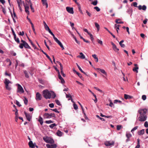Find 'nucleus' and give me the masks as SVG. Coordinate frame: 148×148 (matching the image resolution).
<instances>
[{
    "instance_id": "f257e3e1",
    "label": "nucleus",
    "mask_w": 148,
    "mask_h": 148,
    "mask_svg": "<svg viewBox=\"0 0 148 148\" xmlns=\"http://www.w3.org/2000/svg\"><path fill=\"white\" fill-rule=\"evenodd\" d=\"M138 112L140 114L139 117V121H143L146 120L147 118L146 115L147 110L146 109H141L138 111Z\"/></svg>"
},
{
    "instance_id": "f03ea898",
    "label": "nucleus",
    "mask_w": 148,
    "mask_h": 148,
    "mask_svg": "<svg viewBox=\"0 0 148 148\" xmlns=\"http://www.w3.org/2000/svg\"><path fill=\"white\" fill-rule=\"evenodd\" d=\"M21 42L22 43H21L19 45V47L20 48L23 49V47H24L25 48L29 49H31V47L29 46L28 43L25 41L23 40H21Z\"/></svg>"
},
{
    "instance_id": "7ed1b4c3",
    "label": "nucleus",
    "mask_w": 148,
    "mask_h": 148,
    "mask_svg": "<svg viewBox=\"0 0 148 148\" xmlns=\"http://www.w3.org/2000/svg\"><path fill=\"white\" fill-rule=\"evenodd\" d=\"M43 95L46 99H49L51 98V92L47 90H45L43 91Z\"/></svg>"
},
{
    "instance_id": "20e7f679",
    "label": "nucleus",
    "mask_w": 148,
    "mask_h": 148,
    "mask_svg": "<svg viewBox=\"0 0 148 148\" xmlns=\"http://www.w3.org/2000/svg\"><path fill=\"white\" fill-rule=\"evenodd\" d=\"M43 138L44 140L47 143L52 144L54 142V141L52 138L49 137H44Z\"/></svg>"
},
{
    "instance_id": "39448f33",
    "label": "nucleus",
    "mask_w": 148,
    "mask_h": 148,
    "mask_svg": "<svg viewBox=\"0 0 148 148\" xmlns=\"http://www.w3.org/2000/svg\"><path fill=\"white\" fill-rule=\"evenodd\" d=\"M133 5L134 7H138L139 10H141L142 9L143 10H145L147 9L146 6L145 5H143L142 7L141 5H139L138 6H137V3L136 2H133Z\"/></svg>"
},
{
    "instance_id": "423d86ee",
    "label": "nucleus",
    "mask_w": 148,
    "mask_h": 148,
    "mask_svg": "<svg viewBox=\"0 0 148 148\" xmlns=\"http://www.w3.org/2000/svg\"><path fill=\"white\" fill-rule=\"evenodd\" d=\"M4 83L5 84V88L7 90H10L11 89V88L10 87L8 84L9 83H11V82L9 81L8 79L6 78L5 79Z\"/></svg>"
},
{
    "instance_id": "0eeeda50",
    "label": "nucleus",
    "mask_w": 148,
    "mask_h": 148,
    "mask_svg": "<svg viewBox=\"0 0 148 148\" xmlns=\"http://www.w3.org/2000/svg\"><path fill=\"white\" fill-rule=\"evenodd\" d=\"M44 116L46 118H50L51 117H56V115L54 113H51L49 114L48 113H45L44 114Z\"/></svg>"
},
{
    "instance_id": "6e6552de",
    "label": "nucleus",
    "mask_w": 148,
    "mask_h": 148,
    "mask_svg": "<svg viewBox=\"0 0 148 148\" xmlns=\"http://www.w3.org/2000/svg\"><path fill=\"white\" fill-rule=\"evenodd\" d=\"M16 85L18 86L17 92L21 93H23L24 92V91L21 86L19 84H17Z\"/></svg>"
},
{
    "instance_id": "1a4fd4ad",
    "label": "nucleus",
    "mask_w": 148,
    "mask_h": 148,
    "mask_svg": "<svg viewBox=\"0 0 148 148\" xmlns=\"http://www.w3.org/2000/svg\"><path fill=\"white\" fill-rule=\"evenodd\" d=\"M57 63L60 65V69L61 70V73L63 77H65V74H64L63 72V66L61 64L59 61H57Z\"/></svg>"
},
{
    "instance_id": "9d476101",
    "label": "nucleus",
    "mask_w": 148,
    "mask_h": 148,
    "mask_svg": "<svg viewBox=\"0 0 148 148\" xmlns=\"http://www.w3.org/2000/svg\"><path fill=\"white\" fill-rule=\"evenodd\" d=\"M42 97L40 94L38 92L36 93V99L37 101L41 100Z\"/></svg>"
},
{
    "instance_id": "9b49d317",
    "label": "nucleus",
    "mask_w": 148,
    "mask_h": 148,
    "mask_svg": "<svg viewBox=\"0 0 148 148\" xmlns=\"http://www.w3.org/2000/svg\"><path fill=\"white\" fill-rule=\"evenodd\" d=\"M66 9L67 11L69 13L71 14L74 13L73 8L70 7H67L66 8Z\"/></svg>"
},
{
    "instance_id": "f8f14e48",
    "label": "nucleus",
    "mask_w": 148,
    "mask_h": 148,
    "mask_svg": "<svg viewBox=\"0 0 148 148\" xmlns=\"http://www.w3.org/2000/svg\"><path fill=\"white\" fill-rule=\"evenodd\" d=\"M114 142L113 141H106L105 143V145L107 146L114 145Z\"/></svg>"
},
{
    "instance_id": "ddd939ff",
    "label": "nucleus",
    "mask_w": 148,
    "mask_h": 148,
    "mask_svg": "<svg viewBox=\"0 0 148 148\" xmlns=\"http://www.w3.org/2000/svg\"><path fill=\"white\" fill-rule=\"evenodd\" d=\"M46 146L48 148H56L57 147V145L55 144L51 145L47 144L46 145Z\"/></svg>"
},
{
    "instance_id": "4468645a",
    "label": "nucleus",
    "mask_w": 148,
    "mask_h": 148,
    "mask_svg": "<svg viewBox=\"0 0 148 148\" xmlns=\"http://www.w3.org/2000/svg\"><path fill=\"white\" fill-rule=\"evenodd\" d=\"M111 43L112 46V48L115 51H118L119 50V49L117 48L116 45L114 43L111 42Z\"/></svg>"
},
{
    "instance_id": "2eb2a0df",
    "label": "nucleus",
    "mask_w": 148,
    "mask_h": 148,
    "mask_svg": "<svg viewBox=\"0 0 148 148\" xmlns=\"http://www.w3.org/2000/svg\"><path fill=\"white\" fill-rule=\"evenodd\" d=\"M134 66H135V67L133 68V71L134 72H136V73H138V70L139 69L138 67L137 66L138 65L136 64H134Z\"/></svg>"
},
{
    "instance_id": "dca6fc26",
    "label": "nucleus",
    "mask_w": 148,
    "mask_h": 148,
    "mask_svg": "<svg viewBox=\"0 0 148 148\" xmlns=\"http://www.w3.org/2000/svg\"><path fill=\"white\" fill-rule=\"evenodd\" d=\"M24 114L27 119L29 121H30L31 119V116L29 114L25 112H24Z\"/></svg>"
},
{
    "instance_id": "f3484780",
    "label": "nucleus",
    "mask_w": 148,
    "mask_h": 148,
    "mask_svg": "<svg viewBox=\"0 0 148 148\" xmlns=\"http://www.w3.org/2000/svg\"><path fill=\"white\" fill-rule=\"evenodd\" d=\"M58 78L61 80V83L62 84H64V79L61 77L60 75V73H58Z\"/></svg>"
},
{
    "instance_id": "a211bd4d",
    "label": "nucleus",
    "mask_w": 148,
    "mask_h": 148,
    "mask_svg": "<svg viewBox=\"0 0 148 148\" xmlns=\"http://www.w3.org/2000/svg\"><path fill=\"white\" fill-rule=\"evenodd\" d=\"M42 2L43 5H45L46 8H47L48 7V4L47 0H41Z\"/></svg>"
},
{
    "instance_id": "6ab92c4d",
    "label": "nucleus",
    "mask_w": 148,
    "mask_h": 148,
    "mask_svg": "<svg viewBox=\"0 0 148 148\" xmlns=\"http://www.w3.org/2000/svg\"><path fill=\"white\" fill-rule=\"evenodd\" d=\"M66 97L67 98H68V100H71L72 101V100H73L72 99V96L69 93L68 94H66Z\"/></svg>"
},
{
    "instance_id": "aec40b11",
    "label": "nucleus",
    "mask_w": 148,
    "mask_h": 148,
    "mask_svg": "<svg viewBox=\"0 0 148 148\" xmlns=\"http://www.w3.org/2000/svg\"><path fill=\"white\" fill-rule=\"evenodd\" d=\"M28 145L31 148H35V146L33 143L32 141L30 140L28 143Z\"/></svg>"
},
{
    "instance_id": "412c9836",
    "label": "nucleus",
    "mask_w": 148,
    "mask_h": 148,
    "mask_svg": "<svg viewBox=\"0 0 148 148\" xmlns=\"http://www.w3.org/2000/svg\"><path fill=\"white\" fill-rule=\"evenodd\" d=\"M124 97L125 99H131L133 98V97L131 96H130L127 95L125 94L124 95Z\"/></svg>"
},
{
    "instance_id": "4be33fe9",
    "label": "nucleus",
    "mask_w": 148,
    "mask_h": 148,
    "mask_svg": "<svg viewBox=\"0 0 148 148\" xmlns=\"http://www.w3.org/2000/svg\"><path fill=\"white\" fill-rule=\"evenodd\" d=\"M120 26V25L115 24L114 25V28L116 30L117 33H118V30H119V27Z\"/></svg>"
},
{
    "instance_id": "5701e85b",
    "label": "nucleus",
    "mask_w": 148,
    "mask_h": 148,
    "mask_svg": "<svg viewBox=\"0 0 148 148\" xmlns=\"http://www.w3.org/2000/svg\"><path fill=\"white\" fill-rule=\"evenodd\" d=\"M97 69L100 71L101 72V73H103V74L106 75H107L106 72H105V71L104 69H102L99 68H97Z\"/></svg>"
},
{
    "instance_id": "b1692460",
    "label": "nucleus",
    "mask_w": 148,
    "mask_h": 148,
    "mask_svg": "<svg viewBox=\"0 0 148 148\" xmlns=\"http://www.w3.org/2000/svg\"><path fill=\"white\" fill-rule=\"evenodd\" d=\"M79 54L81 55L78 56H77V57L79 58L82 59H84L85 58V56L81 52Z\"/></svg>"
},
{
    "instance_id": "393cba45",
    "label": "nucleus",
    "mask_w": 148,
    "mask_h": 148,
    "mask_svg": "<svg viewBox=\"0 0 148 148\" xmlns=\"http://www.w3.org/2000/svg\"><path fill=\"white\" fill-rule=\"evenodd\" d=\"M72 102L73 103V106L75 110L77 109L78 108V106L77 105L75 104V103L73 101V100H72Z\"/></svg>"
},
{
    "instance_id": "a878e982",
    "label": "nucleus",
    "mask_w": 148,
    "mask_h": 148,
    "mask_svg": "<svg viewBox=\"0 0 148 148\" xmlns=\"http://www.w3.org/2000/svg\"><path fill=\"white\" fill-rule=\"evenodd\" d=\"M144 133V130L142 129L141 130L139 131L138 132V135H143Z\"/></svg>"
},
{
    "instance_id": "bb28decb",
    "label": "nucleus",
    "mask_w": 148,
    "mask_h": 148,
    "mask_svg": "<svg viewBox=\"0 0 148 148\" xmlns=\"http://www.w3.org/2000/svg\"><path fill=\"white\" fill-rule=\"evenodd\" d=\"M38 121L40 122V124L42 125L43 123V120L42 118L40 116L39 117V119H38Z\"/></svg>"
},
{
    "instance_id": "cd10ccee",
    "label": "nucleus",
    "mask_w": 148,
    "mask_h": 148,
    "mask_svg": "<svg viewBox=\"0 0 148 148\" xmlns=\"http://www.w3.org/2000/svg\"><path fill=\"white\" fill-rule=\"evenodd\" d=\"M25 8L26 12L28 14H29V12L28 10L29 8V7L28 6H25Z\"/></svg>"
},
{
    "instance_id": "c85d7f7f",
    "label": "nucleus",
    "mask_w": 148,
    "mask_h": 148,
    "mask_svg": "<svg viewBox=\"0 0 148 148\" xmlns=\"http://www.w3.org/2000/svg\"><path fill=\"white\" fill-rule=\"evenodd\" d=\"M56 133L57 135L59 136H61L63 134V133L59 130H58Z\"/></svg>"
},
{
    "instance_id": "c756f323",
    "label": "nucleus",
    "mask_w": 148,
    "mask_h": 148,
    "mask_svg": "<svg viewBox=\"0 0 148 148\" xmlns=\"http://www.w3.org/2000/svg\"><path fill=\"white\" fill-rule=\"evenodd\" d=\"M51 97L52 98H54L56 96V94L53 92H51Z\"/></svg>"
},
{
    "instance_id": "7c9ffc66",
    "label": "nucleus",
    "mask_w": 148,
    "mask_h": 148,
    "mask_svg": "<svg viewBox=\"0 0 148 148\" xmlns=\"http://www.w3.org/2000/svg\"><path fill=\"white\" fill-rule=\"evenodd\" d=\"M92 57L95 59H96V62H98V58L97 57V55L95 54L92 55Z\"/></svg>"
},
{
    "instance_id": "2f4dec72",
    "label": "nucleus",
    "mask_w": 148,
    "mask_h": 148,
    "mask_svg": "<svg viewBox=\"0 0 148 148\" xmlns=\"http://www.w3.org/2000/svg\"><path fill=\"white\" fill-rule=\"evenodd\" d=\"M14 39L15 41L18 43H20V40L18 38L16 37V36H15H15H14Z\"/></svg>"
},
{
    "instance_id": "473e14b6",
    "label": "nucleus",
    "mask_w": 148,
    "mask_h": 148,
    "mask_svg": "<svg viewBox=\"0 0 148 148\" xmlns=\"http://www.w3.org/2000/svg\"><path fill=\"white\" fill-rule=\"evenodd\" d=\"M95 27L97 28V31H99L100 28V26L99 24L97 23H95Z\"/></svg>"
},
{
    "instance_id": "72a5a7b5",
    "label": "nucleus",
    "mask_w": 148,
    "mask_h": 148,
    "mask_svg": "<svg viewBox=\"0 0 148 148\" xmlns=\"http://www.w3.org/2000/svg\"><path fill=\"white\" fill-rule=\"evenodd\" d=\"M121 20V19H116L115 21V22L116 23H119V24H123V23L124 22L123 21H119V22L118 21Z\"/></svg>"
},
{
    "instance_id": "f704fd0d",
    "label": "nucleus",
    "mask_w": 148,
    "mask_h": 148,
    "mask_svg": "<svg viewBox=\"0 0 148 148\" xmlns=\"http://www.w3.org/2000/svg\"><path fill=\"white\" fill-rule=\"evenodd\" d=\"M62 48V50L64 49V48L61 42L60 41L58 43H57Z\"/></svg>"
},
{
    "instance_id": "c9c22d12",
    "label": "nucleus",
    "mask_w": 148,
    "mask_h": 148,
    "mask_svg": "<svg viewBox=\"0 0 148 148\" xmlns=\"http://www.w3.org/2000/svg\"><path fill=\"white\" fill-rule=\"evenodd\" d=\"M126 136L127 138H130L132 136V135L130 133H126Z\"/></svg>"
},
{
    "instance_id": "e433bc0d",
    "label": "nucleus",
    "mask_w": 148,
    "mask_h": 148,
    "mask_svg": "<svg viewBox=\"0 0 148 148\" xmlns=\"http://www.w3.org/2000/svg\"><path fill=\"white\" fill-rule=\"evenodd\" d=\"M24 73L25 74V77L27 78H29V76L28 75V73H27V71L26 70H24Z\"/></svg>"
},
{
    "instance_id": "4c0bfd02",
    "label": "nucleus",
    "mask_w": 148,
    "mask_h": 148,
    "mask_svg": "<svg viewBox=\"0 0 148 148\" xmlns=\"http://www.w3.org/2000/svg\"><path fill=\"white\" fill-rule=\"evenodd\" d=\"M122 126L121 125H118L117 126L116 129L118 130H119L122 128Z\"/></svg>"
},
{
    "instance_id": "58836bf2",
    "label": "nucleus",
    "mask_w": 148,
    "mask_h": 148,
    "mask_svg": "<svg viewBox=\"0 0 148 148\" xmlns=\"http://www.w3.org/2000/svg\"><path fill=\"white\" fill-rule=\"evenodd\" d=\"M98 3L97 1V0H95L94 1L92 2L91 3V4H93L94 5H96Z\"/></svg>"
},
{
    "instance_id": "ea45409f",
    "label": "nucleus",
    "mask_w": 148,
    "mask_h": 148,
    "mask_svg": "<svg viewBox=\"0 0 148 148\" xmlns=\"http://www.w3.org/2000/svg\"><path fill=\"white\" fill-rule=\"evenodd\" d=\"M96 116L99 119H100V120H101L102 121H105V120L103 118H102L101 117H100L99 115H96Z\"/></svg>"
},
{
    "instance_id": "a19ab883",
    "label": "nucleus",
    "mask_w": 148,
    "mask_h": 148,
    "mask_svg": "<svg viewBox=\"0 0 148 148\" xmlns=\"http://www.w3.org/2000/svg\"><path fill=\"white\" fill-rule=\"evenodd\" d=\"M53 110L57 113H59V112L57 110V109H50L49 110V112H51V111Z\"/></svg>"
},
{
    "instance_id": "79ce46f5",
    "label": "nucleus",
    "mask_w": 148,
    "mask_h": 148,
    "mask_svg": "<svg viewBox=\"0 0 148 148\" xmlns=\"http://www.w3.org/2000/svg\"><path fill=\"white\" fill-rule=\"evenodd\" d=\"M24 101L25 104L26 105H27L28 103V100L25 97L24 98Z\"/></svg>"
},
{
    "instance_id": "37998d69",
    "label": "nucleus",
    "mask_w": 148,
    "mask_h": 148,
    "mask_svg": "<svg viewBox=\"0 0 148 148\" xmlns=\"http://www.w3.org/2000/svg\"><path fill=\"white\" fill-rule=\"evenodd\" d=\"M138 127L137 126H135V127H134L133 129H132L131 130V132H133L135 130H137L138 128Z\"/></svg>"
},
{
    "instance_id": "c03bdc74",
    "label": "nucleus",
    "mask_w": 148,
    "mask_h": 148,
    "mask_svg": "<svg viewBox=\"0 0 148 148\" xmlns=\"http://www.w3.org/2000/svg\"><path fill=\"white\" fill-rule=\"evenodd\" d=\"M45 123H46L49 124L53 123V122L51 120L46 121Z\"/></svg>"
},
{
    "instance_id": "a18cd8bd",
    "label": "nucleus",
    "mask_w": 148,
    "mask_h": 148,
    "mask_svg": "<svg viewBox=\"0 0 148 148\" xmlns=\"http://www.w3.org/2000/svg\"><path fill=\"white\" fill-rule=\"evenodd\" d=\"M56 125V124L55 123H53L50 125H49V127L51 128H53Z\"/></svg>"
},
{
    "instance_id": "49530a36",
    "label": "nucleus",
    "mask_w": 148,
    "mask_h": 148,
    "mask_svg": "<svg viewBox=\"0 0 148 148\" xmlns=\"http://www.w3.org/2000/svg\"><path fill=\"white\" fill-rule=\"evenodd\" d=\"M94 9H95L97 12H99L100 11V9L97 6L95 7L94 8Z\"/></svg>"
},
{
    "instance_id": "de8ad7c7",
    "label": "nucleus",
    "mask_w": 148,
    "mask_h": 148,
    "mask_svg": "<svg viewBox=\"0 0 148 148\" xmlns=\"http://www.w3.org/2000/svg\"><path fill=\"white\" fill-rule=\"evenodd\" d=\"M121 101L119 100L116 99L114 101V103H116L117 102L121 103Z\"/></svg>"
},
{
    "instance_id": "09e8293b",
    "label": "nucleus",
    "mask_w": 148,
    "mask_h": 148,
    "mask_svg": "<svg viewBox=\"0 0 148 148\" xmlns=\"http://www.w3.org/2000/svg\"><path fill=\"white\" fill-rule=\"evenodd\" d=\"M97 42H98V43L100 44V45H103L102 41L98 39L97 40Z\"/></svg>"
},
{
    "instance_id": "8fccbe9b",
    "label": "nucleus",
    "mask_w": 148,
    "mask_h": 148,
    "mask_svg": "<svg viewBox=\"0 0 148 148\" xmlns=\"http://www.w3.org/2000/svg\"><path fill=\"white\" fill-rule=\"evenodd\" d=\"M44 43H45V46H46L47 47V48L49 50H50V48L49 47V46L47 45V42L45 41V40L44 41Z\"/></svg>"
},
{
    "instance_id": "3c124183",
    "label": "nucleus",
    "mask_w": 148,
    "mask_h": 148,
    "mask_svg": "<svg viewBox=\"0 0 148 148\" xmlns=\"http://www.w3.org/2000/svg\"><path fill=\"white\" fill-rule=\"evenodd\" d=\"M142 98L143 100H145L146 99V96L145 95H142Z\"/></svg>"
},
{
    "instance_id": "603ef678",
    "label": "nucleus",
    "mask_w": 148,
    "mask_h": 148,
    "mask_svg": "<svg viewBox=\"0 0 148 148\" xmlns=\"http://www.w3.org/2000/svg\"><path fill=\"white\" fill-rule=\"evenodd\" d=\"M77 74L78 75V76L81 79H82V77L80 73L78 72H77Z\"/></svg>"
},
{
    "instance_id": "864d4df0",
    "label": "nucleus",
    "mask_w": 148,
    "mask_h": 148,
    "mask_svg": "<svg viewBox=\"0 0 148 148\" xmlns=\"http://www.w3.org/2000/svg\"><path fill=\"white\" fill-rule=\"evenodd\" d=\"M70 23L71 26V27L72 29L74 28V23H72L71 22H70Z\"/></svg>"
},
{
    "instance_id": "5fc2aeb1",
    "label": "nucleus",
    "mask_w": 148,
    "mask_h": 148,
    "mask_svg": "<svg viewBox=\"0 0 148 148\" xmlns=\"http://www.w3.org/2000/svg\"><path fill=\"white\" fill-rule=\"evenodd\" d=\"M144 126L146 127H148V123L147 121L145 122L144 124Z\"/></svg>"
},
{
    "instance_id": "6e6d98bb",
    "label": "nucleus",
    "mask_w": 148,
    "mask_h": 148,
    "mask_svg": "<svg viewBox=\"0 0 148 148\" xmlns=\"http://www.w3.org/2000/svg\"><path fill=\"white\" fill-rule=\"evenodd\" d=\"M78 103L80 105V106L81 107L82 109V110L83 111V112H84V108H83L81 104L79 101L78 102Z\"/></svg>"
},
{
    "instance_id": "4d7b16f0",
    "label": "nucleus",
    "mask_w": 148,
    "mask_h": 148,
    "mask_svg": "<svg viewBox=\"0 0 148 148\" xmlns=\"http://www.w3.org/2000/svg\"><path fill=\"white\" fill-rule=\"evenodd\" d=\"M86 12L87 14V15H88V16H89V17L91 16V14L89 12L88 10L86 11Z\"/></svg>"
},
{
    "instance_id": "13d9d810",
    "label": "nucleus",
    "mask_w": 148,
    "mask_h": 148,
    "mask_svg": "<svg viewBox=\"0 0 148 148\" xmlns=\"http://www.w3.org/2000/svg\"><path fill=\"white\" fill-rule=\"evenodd\" d=\"M24 34V33L23 31H22V32H20L19 34V35L21 36H23Z\"/></svg>"
},
{
    "instance_id": "bf43d9fd",
    "label": "nucleus",
    "mask_w": 148,
    "mask_h": 148,
    "mask_svg": "<svg viewBox=\"0 0 148 148\" xmlns=\"http://www.w3.org/2000/svg\"><path fill=\"white\" fill-rule=\"evenodd\" d=\"M30 6L31 9L32 11L33 12H34V8L32 7V5L31 4L30 5Z\"/></svg>"
},
{
    "instance_id": "052dcab7",
    "label": "nucleus",
    "mask_w": 148,
    "mask_h": 148,
    "mask_svg": "<svg viewBox=\"0 0 148 148\" xmlns=\"http://www.w3.org/2000/svg\"><path fill=\"white\" fill-rule=\"evenodd\" d=\"M49 106L50 108H53L54 106V105L53 103H51L49 104Z\"/></svg>"
},
{
    "instance_id": "680f3d73",
    "label": "nucleus",
    "mask_w": 148,
    "mask_h": 148,
    "mask_svg": "<svg viewBox=\"0 0 148 148\" xmlns=\"http://www.w3.org/2000/svg\"><path fill=\"white\" fill-rule=\"evenodd\" d=\"M56 103L58 105H60V103L58 100H55Z\"/></svg>"
},
{
    "instance_id": "e2e57ef3",
    "label": "nucleus",
    "mask_w": 148,
    "mask_h": 148,
    "mask_svg": "<svg viewBox=\"0 0 148 148\" xmlns=\"http://www.w3.org/2000/svg\"><path fill=\"white\" fill-rule=\"evenodd\" d=\"M16 104L19 107H21V105L20 104L19 102L18 101H16Z\"/></svg>"
},
{
    "instance_id": "0e129e2a",
    "label": "nucleus",
    "mask_w": 148,
    "mask_h": 148,
    "mask_svg": "<svg viewBox=\"0 0 148 148\" xmlns=\"http://www.w3.org/2000/svg\"><path fill=\"white\" fill-rule=\"evenodd\" d=\"M109 100L110 101V103L109 104V106L111 107H112V106L113 105V103L112 102L111 100L110 99Z\"/></svg>"
},
{
    "instance_id": "69168bd1",
    "label": "nucleus",
    "mask_w": 148,
    "mask_h": 148,
    "mask_svg": "<svg viewBox=\"0 0 148 148\" xmlns=\"http://www.w3.org/2000/svg\"><path fill=\"white\" fill-rule=\"evenodd\" d=\"M55 41L57 43H58L60 41L56 38H54Z\"/></svg>"
},
{
    "instance_id": "338daca9",
    "label": "nucleus",
    "mask_w": 148,
    "mask_h": 148,
    "mask_svg": "<svg viewBox=\"0 0 148 148\" xmlns=\"http://www.w3.org/2000/svg\"><path fill=\"white\" fill-rule=\"evenodd\" d=\"M46 56L50 60V61L52 62V61L51 58L49 57V56L47 54L46 55Z\"/></svg>"
},
{
    "instance_id": "774afa93",
    "label": "nucleus",
    "mask_w": 148,
    "mask_h": 148,
    "mask_svg": "<svg viewBox=\"0 0 148 148\" xmlns=\"http://www.w3.org/2000/svg\"><path fill=\"white\" fill-rule=\"evenodd\" d=\"M27 3L29 4L30 5L31 4L32 5V4L30 0H29V1H28L27 0Z\"/></svg>"
}]
</instances>
